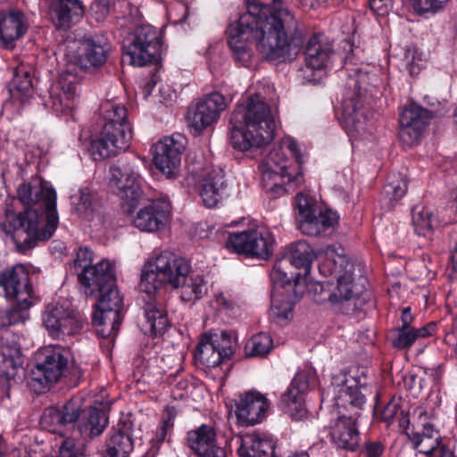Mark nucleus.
I'll return each mask as SVG.
<instances>
[{
	"instance_id": "obj_1",
	"label": "nucleus",
	"mask_w": 457,
	"mask_h": 457,
	"mask_svg": "<svg viewBox=\"0 0 457 457\" xmlns=\"http://www.w3.org/2000/svg\"><path fill=\"white\" fill-rule=\"evenodd\" d=\"M248 11L227 29L228 45L235 62L248 67L255 43L269 61L283 62L294 60L303 44L296 21L287 11L270 12L267 5L246 0Z\"/></svg>"
},
{
	"instance_id": "obj_2",
	"label": "nucleus",
	"mask_w": 457,
	"mask_h": 457,
	"mask_svg": "<svg viewBox=\"0 0 457 457\" xmlns=\"http://www.w3.org/2000/svg\"><path fill=\"white\" fill-rule=\"evenodd\" d=\"M229 141L235 149L247 151L273 140L275 121L270 106L254 94L237 106L230 118Z\"/></svg>"
},
{
	"instance_id": "obj_3",
	"label": "nucleus",
	"mask_w": 457,
	"mask_h": 457,
	"mask_svg": "<svg viewBox=\"0 0 457 457\" xmlns=\"http://www.w3.org/2000/svg\"><path fill=\"white\" fill-rule=\"evenodd\" d=\"M334 277L337 286L331 289L329 282H324L316 286L315 291L320 289L324 296L320 301L328 299L338 312L345 315H352L361 311L367 301L365 285L366 278L362 275L361 263H353L345 256H338L334 261Z\"/></svg>"
},
{
	"instance_id": "obj_4",
	"label": "nucleus",
	"mask_w": 457,
	"mask_h": 457,
	"mask_svg": "<svg viewBox=\"0 0 457 457\" xmlns=\"http://www.w3.org/2000/svg\"><path fill=\"white\" fill-rule=\"evenodd\" d=\"M55 190L40 177L30 179V249L49 240L58 224Z\"/></svg>"
},
{
	"instance_id": "obj_5",
	"label": "nucleus",
	"mask_w": 457,
	"mask_h": 457,
	"mask_svg": "<svg viewBox=\"0 0 457 457\" xmlns=\"http://www.w3.org/2000/svg\"><path fill=\"white\" fill-rule=\"evenodd\" d=\"M356 385L344 386L339 389L337 405L348 403L352 409H347V413L339 415L329 426V435L332 443L340 449L354 451L360 444V434L357 429V420L361 417V410L366 403L365 395L361 388L365 384L360 380Z\"/></svg>"
},
{
	"instance_id": "obj_6",
	"label": "nucleus",
	"mask_w": 457,
	"mask_h": 457,
	"mask_svg": "<svg viewBox=\"0 0 457 457\" xmlns=\"http://www.w3.org/2000/svg\"><path fill=\"white\" fill-rule=\"evenodd\" d=\"M189 270L190 264L185 258L163 251L145 265L139 289L152 295L164 284L173 287L179 283L180 277L189 272Z\"/></svg>"
},
{
	"instance_id": "obj_7",
	"label": "nucleus",
	"mask_w": 457,
	"mask_h": 457,
	"mask_svg": "<svg viewBox=\"0 0 457 457\" xmlns=\"http://www.w3.org/2000/svg\"><path fill=\"white\" fill-rule=\"evenodd\" d=\"M0 287L6 298L16 304L1 318L3 326L23 323L29 310V270L24 264H16L10 270L0 273Z\"/></svg>"
},
{
	"instance_id": "obj_8",
	"label": "nucleus",
	"mask_w": 457,
	"mask_h": 457,
	"mask_svg": "<svg viewBox=\"0 0 457 457\" xmlns=\"http://www.w3.org/2000/svg\"><path fill=\"white\" fill-rule=\"evenodd\" d=\"M121 62L143 67L156 64L161 60L162 39L158 30L151 25L136 28L123 41Z\"/></svg>"
},
{
	"instance_id": "obj_9",
	"label": "nucleus",
	"mask_w": 457,
	"mask_h": 457,
	"mask_svg": "<svg viewBox=\"0 0 457 457\" xmlns=\"http://www.w3.org/2000/svg\"><path fill=\"white\" fill-rule=\"evenodd\" d=\"M34 369L30 371V390L37 395L45 393L57 383L68 368V358L62 351L48 345L39 348L33 356Z\"/></svg>"
},
{
	"instance_id": "obj_10",
	"label": "nucleus",
	"mask_w": 457,
	"mask_h": 457,
	"mask_svg": "<svg viewBox=\"0 0 457 457\" xmlns=\"http://www.w3.org/2000/svg\"><path fill=\"white\" fill-rule=\"evenodd\" d=\"M368 73L355 70L349 74L342 96V117L345 127L352 131H359L364 124V116L361 112L364 103Z\"/></svg>"
},
{
	"instance_id": "obj_11",
	"label": "nucleus",
	"mask_w": 457,
	"mask_h": 457,
	"mask_svg": "<svg viewBox=\"0 0 457 457\" xmlns=\"http://www.w3.org/2000/svg\"><path fill=\"white\" fill-rule=\"evenodd\" d=\"M16 203L23 206V211L14 212L6 209L4 217L0 219V228L10 236L20 253L29 250V187L21 183L17 189Z\"/></svg>"
},
{
	"instance_id": "obj_12",
	"label": "nucleus",
	"mask_w": 457,
	"mask_h": 457,
	"mask_svg": "<svg viewBox=\"0 0 457 457\" xmlns=\"http://www.w3.org/2000/svg\"><path fill=\"white\" fill-rule=\"evenodd\" d=\"M43 324L56 339L79 333L87 324L86 318L67 303L48 305L43 314Z\"/></svg>"
},
{
	"instance_id": "obj_13",
	"label": "nucleus",
	"mask_w": 457,
	"mask_h": 457,
	"mask_svg": "<svg viewBox=\"0 0 457 457\" xmlns=\"http://www.w3.org/2000/svg\"><path fill=\"white\" fill-rule=\"evenodd\" d=\"M131 139L130 123L104 124L97 138L91 141L89 152L95 161H102L127 150Z\"/></svg>"
},
{
	"instance_id": "obj_14",
	"label": "nucleus",
	"mask_w": 457,
	"mask_h": 457,
	"mask_svg": "<svg viewBox=\"0 0 457 457\" xmlns=\"http://www.w3.org/2000/svg\"><path fill=\"white\" fill-rule=\"evenodd\" d=\"M109 186L120 198L134 205L144 195L143 179L129 163L118 162L110 166Z\"/></svg>"
},
{
	"instance_id": "obj_15",
	"label": "nucleus",
	"mask_w": 457,
	"mask_h": 457,
	"mask_svg": "<svg viewBox=\"0 0 457 457\" xmlns=\"http://www.w3.org/2000/svg\"><path fill=\"white\" fill-rule=\"evenodd\" d=\"M272 243L269 231L256 228L229 235L227 245L237 253L267 259L271 254Z\"/></svg>"
},
{
	"instance_id": "obj_16",
	"label": "nucleus",
	"mask_w": 457,
	"mask_h": 457,
	"mask_svg": "<svg viewBox=\"0 0 457 457\" xmlns=\"http://www.w3.org/2000/svg\"><path fill=\"white\" fill-rule=\"evenodd\" d=\"M102 273L94 280L89 287H84V293L87 296H95L97 303L95 304L96 310L101 312L117 311L122 309V298L116 287L114 268L110 271Z\"/></svg>"
},
{
	"instance_id": "obj_17",
	"label": "nucleus",
	"mask_w": 457,
	"mask_h": 457,
	"mask_svg": "<svg viewBox=\"0 0 457 457\" xmlns=\"http://www.w3.org/2000/svg\"><path fill=\"white\" fill-rule=\"evenodd\" d=\"M79 94V79L74 72L64 71L59 75L56 85L50 92L48 104L57 114L68 113L75 107Z\"/></svg>"
},
{
	"instance_id": "obj_18",
	"label": "nucleus",
	"mask_w": 457,
	"mask_h": 457,
	"mask_svg": "<svg viewBox=\"0 0 457 457\" xmlns=\"http://www.w3.org/2000/svg\"><path fill=\"white\" fill-rule=\"evenodd\" d=\"M226 106V98L221 94L213 92L204 96L188 111L190 127L196 132H201L218 120Z\"/></svg>"
},
{
	"instance_id": "obj_19",
	"label": "nucleus",
	"mask_w": 457,
	"mask_h": 457,
	"mask_svg": "<svg viewBox=\"0 0 457 457\" xmlns=\"http://www.w3.org/2000/svg\"><path fill=\"white\" fill-rule=\"evenodd\" d=\"M430 120L431 114L427 109L415 104L406 106L399 119L400 140L407 145L418 144Z\"/></svg>"
},
{
	"instance_id": "obj_20",
	"label": "nucleus",
	"mask_w": 457,
	"mask_h": 457,
	"mask_svg": "<svg viewBox=\"0 0 457 457\" xmlns=\"http://www.w3.org/2000/svg\"><path fill=\"white\" fill-rule=\"evenodd\" d=\"M165 137L154 146V163L167 178L175 176L180 165L184 145L182 137Z\"/></svg>"
},
{
	"instance_id": "obj_21",
	"label": "nucleus",
	"mask_w": 457,
	"mask_h": 457,
	"mask_svg": "<svg viewBox=\"0 0 457 457\" xmlns=\"http://www.w3.org/2000/svg\"><path fill=\"white\" fill-rule=\"evenodd\" d=\"M235 406L238 423L242 426H253L265 418L269 403L259 392L249 391L238 395Z\"/></svg>"
},
{
	"instance_id": "obj_22",
	"label": "nucleus",
	"mask_w": 457,
	"mask_h": 457,
	"mask_svg": "<svg viewBox=\"0 0 457 457\" xmlns=\"http://www.w3.org/2000/svg\"><path fill=\"white\" fill-rule=\"evenodd\" d=\"M83 51L77 63L81 70L90 71L102 67L107 61L111 44L104 35H91L82 40Z\"/></svg>"
},
{
	"instance_id": "obj_23",
	"label": "nucleus",
	"mask_w": 457,
	"mask_h": 457,
	"mask_svg": "<svg viewBox=\"0 0 457 457\" xmlns=\"http://www.w3.org/2000/svg\"><path fill=\"white\" fill-rule=\"evenodd\" d=\"M170 213V202L162 198L154 199L137 212L133 222L141 231L155 232L164 226Z\"/></svg>"
},
{
	"instance_id": "obj_24",
	"label": "nucleus",
	"mask_w": 457,
	"mask_h": 457,
	"mask_svg": "<svg viewBox=\"0 0 457 457\" xmlns=\"http://www.w3.org/2000/svg\"><path fill=\"white\" fill-rule=\"evenodd\" d=\"M332 54L331 46L321 36L312 37L304 49L305 68L301 70L303 79L308 82L316 81L312 72L325 68Z\"/></svg>"
},
{
	"instance_id": "obj_25",
	"label": "nucleus",
	"mask_w": 457,
	"mask_h": 457,
	"mask_svg": "<svg viewBox=\"0 0 457 457\" xmlns=\"http://www.w3.org/2000/svg\"><path fill=\"white\" fill-rule=\"evenodd\" d=\"M216 431L213 427L203 424L187 432V446L198 457H227L222 447L216 444Z\"/></svg>"
},
{
	"instance_id": "obj_26",
	"label": "nucleus",
	"mask_w": 457,
	"mask_h": 457,
	"mask_svg": "<svg viewBox=\"0 0 457 457\" xmlns=\"http://www.w3.org/2000/svg\"><path fill=\"white\" fill-rule=\"evenodd\" d=\"M200 196L204 204L212 208L220 200L228 195V185L224 179V172L219 167L206 168L202 175Z\"/></svg>"
},
{
	"instance_id": "obj_27",
	"label": "nucleus",
	"mask_w": 457,
	"mask_h": 457,
	"mask_svg": "<svg viewBox=\"0 0 457 457\" xmlns=\"http://www.w3.org/2000/svg\"><path fill=\"white\" fill-rule=\"evenodd\" d=\"M92 262L93 253L87 247H79L71 269L83 287H89L94 280L100 277L99 275L102 273L100 270L107 272L113 269V265L108 261H102L96 265H92Z\"/></svg>"
},
{
	"instance_id": "obj_28",
	"label": "nucleus",
	"mask_w": 457,
	"mask_h": 457,
	"mask_svg": "<svg viewBox=\"0 0 457 457\" xmlns=\"http://www.w3.org/2000/svg\"><path fill=\"white\" fill-rule=\"evenodd\" d=\"M26 32L24 13L16 9L0 12V44L4 48H13L14 42Z\"/></svg>"
},
{
	"instance_id": "obj_29",
	"label": "nucleus",
	"mask_w": 457,
	"mask_h": 457,
	"mask_svg": "<svg viewBox=\"0 0 457 457\" xmlns=\"http://www.w3.org/2000/svg\"><path fill=\"white\" fill-rule=\"evenodd\" d=\"M50 11L54 25L68 29L83 17L85 7L80 0H50Z\"/></svg>"
},
{
	"instance_id": "obj_30",
	"label": "nucleus",
	"mask_w": 457,
	"mask_h": 457,
	"mask_svg": "<svg viewBox=\"0 0 457 457\" xmlns=\"http://www.w3.org/2000/svg\"><path fill=\"white\" fill-rule=\"evenodd\" d=\"M337 215L330 210L315 211L312 214L298 220L301 232L310 237H319L326 233L337 221Z\"/></svg>"
},
{
	"instance_id": "obj_31",
	"label": "nucleus",
	"mask_w": 457,
	"mask_h": 457,
	"mask_svg": "<svg viewBox=\"0 0 457 457\" xmlns=\"http://www.w3.org/2000/svg\"><path fill=\"white\" fill-rule=\"evenodd\" d=\"M305 387V384L299 386L298 381L294 379L287 391L281 396L282 411L295 420H302L307 417V410L303 406Z\"/></svg>"
},
{
	"instance_id": "obj_32",
	"label": "nucleus",
	"mask_w": 457,
	"mask_h": 457,
	"mask_svg": "<svg viewBox=\"0 0 457 457\" xmlns=\"http://www.w3.org/2000/svg\"><path fill=\"white\" fill-rule=\"evenodd\" d=\"M237 453L240 457H275L274 444L256 434H246L238 437Z\"/></svg>"
},
{
	"instance_id": "obj_33",
	"label": "nucleus",
	"mask_w": 457,
	"mask_h": 457,
	"mask_svg": "<svg viewBox=\"0 0 457 457\" xmlns=\"http://www.w3.org/2000/svg\"><path fill=\"white\" fill-rule=\"evenodd\" d=\"M172 287L180 289L179 298L186 303H195L207 293V286L202 275L189 272L180 277L179 283Z\"/></svg>"
},
{
	"instance_id": "obj_34",
	"label": "nucleus",
	"mask_w": 457,
	"mask_h": 457,
	"mask_svg": "<svg viewBox=\"0 0 457 457\" xmlns=\"http://www.w3.org/2000/svg\"><path fill=\"white\" fill-rule=\"evenodd\" d=\"M108 424L105 411L96 407L85 409L79 425V436L93 438L103 433Z\"/></svg>"
},
{
	"instance_id": "obj_35",
	"label": "nucleus",
	"mask_w": 457,
	"mask_h": 457,
	"mask_svg": "<svg viewBox=\"0 0 457 457\" xmlns=\"http://www.w3.org/2000/svg\"><path fill=\"white\" fill-rule=\"evenodd\" d=\"M375 413L381 421L390 425L394 422L398 423V428L406 431L408 429L410 420L408 413L403 410L401 399H391L384 407L375 406Z\"/></svg>"
},
{
	"instance_id": "obj_36",
	"label": "nucleus",
	"mask_w": 457,
	"mask_h": 457,
	"mask_svg": "<svg viewBox=\"0 0 457 457\" xmlns=\"http://www.w3.org/2000/svg\"><path fill=\"white\" fill-rule=\"evenodd\" d=\"M120 312L96 310L93 313V324L97 327V334L102 337L116 336L120 325Z\"/></svg>"
},
{
	"instance_id": "obj_37",
	"label": "nucleus",
	"mask_w": 457,
	"mask_h": 457,
	"mask_svg": "<svg viewBox=\"0 0 457 457\" xmlns=\"http://www.w3.org/2000/svg\"><path fill=\"white\" fill-rule=\"evenodd\" d=\"M436 323L430 322L420 328H398L397 337L392 341L393 345L398 349H407L420 337L432 335L436 328Z\"/></svg>"
},
{
	"instance_id": "obj_38",
	"label": "nucleus",
	"mask_w": 457,
	"mask_h": 457,
	"mask_svg": "<svg viewBox=\"0 0 457 457\" xmlns=\"http://www.w3.org/2000/svg\"><path fill=\"white\" fill-rule=\"evenodd\" d=\"M195 361L207 368L217 367L224 360L208 336H204L195 352Z\"/></svg>"
},
{
	"instance_id": "obj_39",
	"label": "nucleus",
	"mask_w": 457,
	"mask_h": 457,
	"mask_svg": "<svg viewBox=\"0 0 457 457\" xmlns=\"http://www.w3.org/2000/svg\"><path fill=\"white\" fill-rule=\"evenodd\" d=\"M313 257L311 245L305 241H298L291 246L289 256L284 260L295 268L303 269L307 272L311 269Z\"/></svg>"
},
{
	"instance_id": "obj_40",
	"label": "nucleus",
	"mask_w": 457,
	"mask_h": 457,
	"mask_svg": "<svg viewBox=\"0 0 457 457\" xmlns=\"http://www.w3.org/2000/svg\"><path fill=\"white\" fill-rule=\"evenodd\" d=\"M145 316L146 320L144 325L145 333L156 337L165 331L169 321L164 311L153 304H148L145 310Z\"/></svg>"
},
{
	"instance_id": "obj_41",
	"label": "nucleus",
	"mask_w": 457,
	"mask_h": 457,
	"mask_svg": "<svg viewBox=\"0 0 457 457\" xmlns=\"http://www.w3.org/2000/svg\"><path fill=\"white\" fill-rule=\"evenodd\" d=\"M132 450L131 437L121 431H117L106 443V456L104 457H129Z\"/></svg>"
},
{
	"instance_id": "obj_42",
	"label": "nucleus",
	"mask_w": 457,
	"mask_h": 457,
	"mask_svg": "<svg viewBox=\"0 0 457 457\" xmlns=\"http://www.w3.org/2000/svg\"><path fill=\"white\" fill-rule=\"evenodd\" d=\"M99 112L104 124L112 123L118 126L120 123H129L127 109L120 103L105 101L101 104Z\"/></svg>"
},
{
	"instance_id": "obj_43",
	"label": "nucleus",
	"mask_w": 457,
	"mask_h": 457,
	"mask_svg": "<svg viewBox=\"0 0 457 457\" xmlns=\"http://www.w3.org/2000/svg\"><path fill=\"white\" fill-rule=\"evenodd\" d=\"M293 303L288 296H273L270 317L278 325L284 326L293 316Z\"/></svg>"
},
{
	"instance_id": "obj_44",
	"label": "nucleus",
	"mask_w": 457,
	"mask_h": 457,
	"mask_svg": "<svg viewBox=\"0 0 457 457\" xmlns=\"http://www.w3.org/2000/svg\"><path fill=\"white\" fill-rule=\"evenodd\" d=\"M436 220L433 213L421 206L412 209V224L418 235L427 237L433 231Z\"/></svg>"
},
{
	"instance_id": "obj_45",
	"label": "nucleus",
	"mask_w": 457,
	"mask_h": 457,
	"mask_svg": "<svg viewBox=\"0 0 457 457\" xmlns=\"http://www.w3.org/2000/svg\"><path fill=\"white\" fill-rule=\"evenodd\" d=\"M272 348V339L265 333L253 336L245 344V351L247 357H264Z\"/></svg>"
},
{
	"instance_id": "obj_46",
	"label": "nucleus",
	"mask_w": 457,
	"mask_h": 457,
	"mask_svg": "<svg viewBox=\"0 0 457 457\" xmlns=\"http://www.w3.org/2000/svg\"><path fill=\"white\" fill-rule=\"evenodd\" d=\"M84 410L79 401L71 399L61 407L62 426H71L79 434V425L81 421Z\"/></svg>"
},
{
	"instance_id": "obj_47",
	"label": "nucleus",
	"mask_w": 457,
	"mask_h": 457,
	"mask_svg": "<svg viewBox=\"0 0 457 457\" xmlns=\"http://www.w3.org/2000/svg\"><path fill=\"white\" fill-rule=\"evenodd\" d=\"M0 363L3 364V370L6 374H9V369L16 370L21 366L22 360L20 349L16 345L1 344Z\"/></svg>"
},
{
	"instance_id": "obj_48",
	"label": "nucleus",
	"mask_w": 457,
	"mask_h": 457,
	"mask_svg": "<svg viewBox=\"0 0 457 457\" xmlns=\"http://www.w3.org/2000/svg\"><path fill=\"white\" fill-rule=\"evenodd\" d=\"M407 191V181L405 179H391L384 187L381 194V200L392 204L394 202L401 199Z\"/></svg>"
},
{
	"instance_id": "obj_49",
	"label": "nucleus",
	"mask_w": 457,
	"mask_h": 457,
	"mask_svg": "<svg viewBox=\"0 0 457 457\" xmlns=\"http://www.w3.org/2000/svg\"><path fill=\"white\" fill-rule=\"evenodd\" d=\"M287 260L277 262L271 272V279L275 284L284 287L287 285H290L292 282H297L300 278L299 272H287Z\"/></svg>"
},
{
	"instance_id": "obj_50",
	"label": "nucleus",
	"mask_w": 457,
	"mask_h": 457,
	"mask_svg": "<svg viewBox=\"0 0 457 457\" xmlns=\"http://www.w3.org/2000/svg\"><path fill=\"white\" fill-rule=\"evenodd\" d=\"M217 350L220 352L223 359H229L235 353L236 343L233 341L231 334L222 331L220 335L210 336Z\"/></svg>"
},
{
	"instance_id": "obj_51",
	"label": "nucleus",
	"mask_w": 457,
	"mask_h": 457,
	"mask_svg": "<svg viewBox=\"0 0 457 457\" xmlns=\"http://www.w3.org/2000/svg\"><path fill=\"white\" fill-rule=\"evenodd\" d=\"M58 457H86L84 446L76 444L74 438L68 437L62 442Z\"/></svg>"
},
{
	"instance_id": "obj_52",
	"label": "nucleus",
	"mask_w": 457,
	"mask_h": 457,
	"mask_svg": "<svg viewBox=\"0 0 457 457\" xmlns=\"http://www.w3.org/2000/svg\"><path fill=\"white\" fill-rule=\"evenodd\" d=\"M449 0H411L413 8L420 13L436 12L443 9Z\"/></svg>"
},
{
	"instance_id": "obj_53",
	"label": "nucleus",
	"mask_w": 457,
	"mask_h": 457,
	"mask_svg": "<svg viewBox=\"0 0 457 457\" xmlns=\"http://www.w3.org/2000/svg\"><path fill=\"white\" fill-rule=\"evenodd\" d=\"M415 60L422 62V54L419 52L416 47H408L404 52L403 61L405 62L406 69L412 76L420 72V63L417 62V68L415 66Z\"/></svg>"
},
{
	"instance_id": "obj_54",
	"label": "nucleus",
	"mask_w": 457,
	"mask_h": 457,
	"mask_svg": "<svg viewBox=\"0 0 457 457\" xmlns=\"http://www.w3.org/2000/svg\"><path fill=\"white\" fill-rule=\"evenodd\" d=\"M41 424L45 427L62 426L61 408L50 407L44 411Z\"/></svg>"
},
{
	"instance_id": "obj_55",
	"label": "nucleus",
	"mask_w": 457,
	"mask_h": 457,
	"mask_svg": "<svg viewBox=\"0 0 457 457\" xmlns=\"http://www.w3.org/2000/svg\"><path fill=\"white\" fill-rule=\"evenodd\" d=\"M295 204L298 211L297 220L317 211L308 197L301 193L297 194L295 196Z\"/></svg>"
},
{
	"instance_id": "obj_56",
	"label": "nucleus",
	"mask_w": 457,
	"mask_h": 457,
	"mask_svg": "<svg viewBox=\"0 0 457 457\" xmlns=\"http://www.w3.org/2000/svg\"><path fill=\"white\" fill-rule=\"evenodd\" d=\"M29 81L27 79L20 81L18 78L13 80V88L11 93L13 96L18 97L22 104H25L29 99Z\"/></svg>"
},
{
	"instance_id": "obj_57",
	"label": "nucleus",
	"mask_w": 457,
	"mask_h": 457,
	"mask_svg": "<svg viewBox=\"0 0 457 457\" xmlns=\"http://www.w3.org/2000/svg\"><path fill=\"white\" fill-rule=\"evenodd\" d=\"M76 205L78 212L83 213L86 217H88L92 207V199L90 194L85 191H80V195Z\"/></svg>"
},
{
	"instance_id": "obj_58",
	"label": "nucleus",
	"mask_w": 457,
	"mask_h": 457,
	"mask_svg": "<svg viewBox=\"0 0 457 457\" xmlns=\"http://www.w3.org/2000/svg\"><path fill=\"white\" fill-rule=\"evenodd\" d=\"M92 11L96 15L97 21L104 20L109 14V1L98 0L96 1L91 7Z\"/></svg>"
},
{
	"instance_id": "obj_59",
	"label": "nucleus",
	"mask_w": 457,
	"mask_h": 457,
	"mask_svg": "<svg viewBox=\"0 0 457 457\" xmlns=\"http://www.w3.org/2000/svg\"><path fill=\"white\" fill-rule=\"evenodd\" d=\"M383 445L379 442H370L366 444L363 454L366 457H380L383 453Z\"/></svg>"
},
{
	"instance_id": "obj_60",
	"label": "nucleus",
	"mask_w": 457,
	"mask_h": 457,
	"mask_svg": "<svg viewBox=\"0 0 457 457\" xmlns=\"http://www.w3.org/2000/svg\"><path fill=\"white\" fill-rule=\"evenodd\" d=\"M177 416V411L174 407H166L162 414V425L166 428L172 429L174 425V419Z\"/></svg>"
},
{
	"instance_id": "obj_61",
	"label": "nucleus",
	"mask_w": 457,
	"mask_h": 457,
	"mask_svg": "<svg viewBox=\"0 0 457 457\" xmlns=\"http://www.w3.org/2000/svg\"><path fill=\"white\" fill-rule=\"evenodd\" d=\"M411 436H420V437H434L439 436L438 432L434 428V427L430 424H425L421 432H417L411 434Z\"/></svg>"
},
{
	"instance_id": "obj_62",
	"label": "nucleus",
	"mask_w": 457,
	"mask_h": 457,
	"mask_svg": "<svg viewBox=\"0 0 457 457\" xmlns=\"http://www.w3.org/2000/svg\"><path fill=\"white\" fill-rule=\"evenodd\" d=\"M412 319L413 318L411 313V308L410 307L403 308V312H402V316H401V320L403 323L401 328H411V323L412 321Z\"/></svg>"
},
{
	"instance_id": "obj_63",
	"label": "nucleus",
	"mask_w": 457,
	"mask_h": 457,
	"mask_svg": "<svg viewBox=\"0 0 457 457\" xmlns=\"http://www.w3.org/2000/svg\"><path fill=\"white\" fill-rule=\"evenodd\" d=\"M285 172L286 169L284 167L280 168V172L267 170L266 171H264L263 177L264 179H272L274 180V185H277L279 182L278 180L284 177Z\"/></svg>"
},
{
	"instance_id": "obj_64",
	"label": "nucleus",
	"mask_w": 457,
	"mask_h": 457,
	"mask_svg": "<svg viewBox=\"0 0 457 457\" xmlns=\"http://www.w3.org/2000/svg\"><path fill=\"white\" fill-rule=\"evenodd\" d=\"M170 430H171V429L169 428H166L164 426H162L161 428L156 433L155 440L158 443L163 442L165 440V438L167 436V434H168V432Z\"/></svg>"
}]
</instances>
